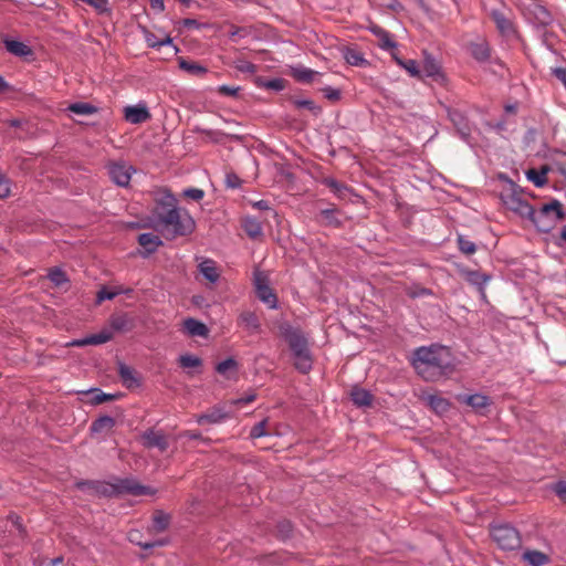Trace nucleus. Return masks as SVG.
Wrapping results in <instances>:
<instances>
[{"label": "nucleus", "mask_w": 566, "mask_h": 566, "mask_svg": "<svg viewBox=\"0 0 566 566\" xmlns=\"http://www.w3.org/2000/svg\"><path fill=\"white\" fill-rule=\"evenodd\" d=\"M151 227L166 237L187 235L195 229L193 219L177 208V199L167 189L159 192L149 219Z\"/></svg>", "instance_id": "obj_1"}, {"label": "nucleus", "mask_w": 566, "mask_h": 566, "mask_svg": "<svg viewBox=\"0 0 566 566\" xmlns=\"http://www.w3.org/2000/svg\"><path fill=\"white\" fill-rule=\"evenodd\" d=\"M412 365L424 380L434 381L453 370L450 350L440 345L422 346L415 350Z\"/></svg>", "instance_id": "obj_2"}, {"label": "nucleus", "mask_w": 566, "mask_h": 566, "mask_svg": "<svg viewBox=\"0 0 566 566\" xmlns=\"http://www.w3.org/2000/svg\"><path fill=\"white\" fill-rule=\"evenodd\" d=\"M281 334L289 343L290 349L292 350L295 368L302 374L308 373L312 369L313 359L307 338L300 329L290 325H283L281 327Z\"/></svg>", "instance_id": "obj_3"}, {"label": "nucleus", "mask_w": 566, "mask_h": 566, "mask_svg": "<svg viewBox=\"0 0 566 566\" xmlns=\"http://www.w3.org/2000/svg\"><path fill=\"white\" fill-rule=\"evenodd\" d=\"M563 206L559 201L554 200L545 203L538 211L533 210L530 220L541 232H549L555 226L564 220Z\"/></svg>", "instance_id": "obj_4"}, {"label": "nucleus", "mask_w": 566, "mask_h": 566, "mask_svg": "<svg viewBox=\"0 0 566 566\" xmlns=\"http://www.w3.org/2000/svg\"><path fill=\"white\" fill-rule=\"evenodd\" d=\"M501 199L509 210L515 212L522 218L530 219L531 214H533L534 209L515 187H511L503 191Z\"/></svg>", "instance_id": "obj_5"}, {"label": "nucleus", "mask_w": 566, "mask_h": 566, "mask_svg": "<svg viewBox=\"0 0 566 566\" xmlns=\"http://www.w3.org/2000/svg\"><path fill=\"white\" fill-rule=\"evenodd\" d=\"M493 541L502 549L512 551L521 546V537L518 532L506 524L495 525L491 530Z\"/></svg>", "instance_id": "obj_6"}, {"label": "nucleus", "mask_w": 566, "mask_h": 566, "mask_svg": "<svg viewBox=\"0 0 566 566\" xmlns=\"http://www.w3.org/2000/svg\"><path fill=\"white\" fill-rule=\"evenodd\" d=\"M254 285L258 297L270 308H275L277 305L276 295L273 293L272 289L266 284V279L261 273L255 274Z\"/></svg>", "instance_id": "obj_7"}, {"label": "nucleus", "mask_w": 566, "mask_h": 566, "mask_svg": "<svg viewBox=\"0 0 566 566\" xmlns=\"http://www.w3.org/2000/svg\"><path fill=\"white\" fill-rule=\"evenodd\" d=\"M132 171H134L133 167L123 163H115L108 167V174L112 180L122 187H125L129 184Z\"/></svg>", "instance_id": "obj_8"}, {"label": "nucleus", "mask_w": 566, "mask_h": 566, "mask_svg": "<svg viewBox=\"0 0 566 566\" xmlns=\"http://www.w3.org/2000/svg\"><path fill=\"white\" fill-rule=\"evenodd\" d=\"M124 118L130 124H142L150 118L145 104L129 105L124 108Z\"/></svg>", "instance_id": "obj_9"}, {"label": "nucleus", "mask_w": 566, "mask_h": 566, "mask_svg": "<svg viewBox=\"0 0 566 566\" xmlns=\"http://www.w3.org/2000/svg\"><path fill=\"white\" fill-rule=\"evenodd\" d=\"M116 489L119 493H127L135 496L154 494V490H151L149 486L139 484L134 479L120 480L117 483Z\"/></svg>", "instance_id": "obj_10"}, {"label": "nucleus", "mask_w": 566, "mask_h": 566, "mask_svg": "<svg viewBox=\"0 0 566 566\" xmlns=\"http://www.w3.org/2000/svg\"><path fill=\"white\" fill-rule=\"evenodd\" d=\"M198 271L210 284H216L221 274L216 261L208 258L200 260L198 263Z\"/></svg>", "instance_id": "obj_11"}, {"label": "nucleus", "mask_w": 566, "mask_h": 566, "mask_svg": "<svg viewBox=\"0 0 566 566\" xmlns=\"http://www.w3.org/2000/svg\"><path fill=\"white\" fill-rule=\"evenodd\" d=\"M238 325L249 334H255L260 332L261 327L258 316L251 311H244L239 315Z\"/></svg>", "instance_id": "obj_12"}, {"label": "nucleus", "mask_w": 566, "mask_h": 566, "mask_svg": "<svg viewBox=\"0 0 566 566\" xmlns=\"http://www.w3.org/2000/svg\"><path fill=\"white\" fill-rule=\"evenodd\" d=\"M528 18L538 25H548L552 22V15L548 10L539 4L533 3L527 11Z\"/></svg>", "instance_id": "obj_13"}, {"label": "nucleus", "mask_w": 566, "mask_h": 566, "mask_svg": "<svg viewBox=\"0 0 566 566\" xmlns=\"http://www.w3.org/2000/svg\"><path fill=\"white\" fill-rule=\"evenodd\" d=\"M143 440L147 448H157L163 452L168 448L167 439L161 432L148 430L143 434Z\"/></svg>", "instance_id": "obj_14"}, {"label": "nucleus", "mask_w": 566, "mask_h": 566, "mask_svg": "<svg viewBox=\"0 0 566 566\" xmlns=\"http://www.w3.org/2000/svg\"><path fill=\"white\" fill-rule=\"evenodd\" d=\"M367 29L378 38L379 46L384 50H389L396 48V42L391 39V35L388 31L382 29L381 27L370 23Z\"/></svg>", "instance_id": "obj_15"}, {"label": "nucleus", "mask_w": 566, "mask_h": 566, "mask_svg": "<svg viewBox=\"0 0 566 566\" xmlns=\"http://www.w3.org/2000/svg\"><path fill=\"white\" fill-rule=\"evenodd\" d=\"M449 118L455 126L460 136L463 139H467L471 134V127L465 116L459 111H450Z\"/></svg>", "instance_id": "obj_16"}, {"label": "nucleus", "mask_w": 566, "mask_h": 566, "mask_svg": "<svg viewBox=\"0 0 566 566\" xmlns=\"http://www.w3.org/2000/svg\"><path fill=\"white\" fill-rule=\"evenodd\" d=\"M459 401L467 403L474 410L480 411L490 405V398L482 394L461 395Z\"/></svg>", "instance_id": "obj_17"}, {"label": "nucleus", "mask_w": 566, "mask_h": 566, "mask_svg": "<svg viewBox=\"0 0 566 566\" xmlns=\"http://www.w3.org/2000/svg\"><path fill=\"white\" fill-rule=\"evenodd\" d=\"M242 228L249 238L255 240L263 235L262 223L254 217H244L242 219Z\"/></svg>", "instance_id": "obj_18"}, {"label": "nucleus", "mask_w": 566, "mask_h": 566, "mask_svg": "<svg viewBox=\"0 0 566 566\" xmlns=\"http://www.w3.org/2000/svg\"><path fill=\"white\" fill-rule=\"evenodd\" d=\"M491 17L503 35L510 36L514 33L513 23L503 12L493 10Z\"/></svg>", "instance_id": "obj_19"}, {"label": "nucleus", "mask_w": 566, "mask_h": 566, "mask_svg": "<svg viewBox=\"0 0 566 566\" xmlns=\"http://www.w3.org/2000/svg\"><path fill=\"white\" fill-rule=\"evenodd\" d=\"M228 418V413L221 407H214L206 413L198 416L197 422L202 424L205 422L218 423Z\"/></svg>", "instance_id": "obj_20"}, {"label": "nucleus", "mask_w": 566, "mask_h": 566, "mask_svg": "<svg viewBox=\"0 0 566 566\" xmlns=\"http://www.w3.org/2000/svg\"><path fill=\"white\" fill-rule=\"evenodd\" d=\"M350 397H352L353 402L357 407H369V406H371L373 395L368 390H366L364 388L354 387L352 389V391H350Z\"/></svg>", "instance_id": "obj_21"}, {"label": "nucleus", "mask_w": 566, "mask_h": 566, "mask_svg": "<svg viewBox=\"0 0 566 566\" xmlns=\"http://www.w3.org/2000/svg\"><path fill=\"white\" fill-rule=\"evenodd\" d=\"M138 243L145 249L146 254H150L155 252L163 242L160 238L154 233H142L138 237Z\"/></svg>", "instance_id": "obj_22"}, {"label": "nucleus", "mask_w": 566, "mask_h": 566, "mask_svg": "<svg viewBox=\"0 0 566 566\" xmlns=\"http://www.w3.org/2000/svg\"><path fill=\"white\" fill-rule=\"evenodd\" d=\"M184 329L186 333L190 336H207L208 335V328L207 326L195 319V318H187L184 321Z\"/></svg>", "instance_id": "obj_23"}, {"label": "nucleus", "mask_w": 566, "mask_h": 566, "mask_svg": "<svg viewBox=\"0 0 566 566\" xmlns=\"http://www.w3.org/2000/svg\"><path fill=\"white\" fill-rule=\"evenodd\" d=\"M115 419L109 416H103L96 419L92 426L91 431L94 433H108L115 427Z\"/></svg>", "instance_id": "obj_24"}, {"label": "nucleus", "mask_w": 566, "mask_h": 566, "mask_svg": "<svg viewBox=\"0 0 566 566\" xmlns=\"http://www.w3.org/2000/svg\"><path fill=\"white\" fill-rule=\"evenodd\" d=\"M471 55L479 62H484L490 57V48L485 41H479L470 44Z\"/></svg>", "instance_id": "obj_25"}, {"label": "nucleus", "mask_w": 566, "mask_h": 566, "mask_svg": "<svg viewBox=\"0 0 566 566\" xmlns=\"http://www.w3.org/2000/svg\"><path fill=\"white\" fill-rule=\"evenodd\" d=\"M465 280L470 284L479 287V290L483 293L484 286L491 280V276L479 271H469L465 273Z\"/></svg>", "instance_id": "obj_26"}, {"label": "nucleus", "mask_w": 566, "mask_h": 566, "mask_svg": "<svg viewBox=\"0 0 566 566\" xmlns=\"http://www.w3.org/2000/svg\"><path fill=\"white\" fill-rule=\"evenodd\" d=\"M144 38L149 48H159L163 45L171 44L172 40L168 34L157 36L155 33L144 30Z\"/></svg>", "instance_id": "obj_27"}, {"label": "nucleus", "mask_w": 566, "mask_h": 566, "mask_svg": "<svg viewBox=\"0 0 566 566\" xmlns=\"http://www.w3.org/2000/svg\"><path fill=\"white\" fill-rule=\"evenodd\" d=\"M118 374L120 376V379H122L123 384L127 388H130L133 386H137L138 385V379L135 376V371L129 366H127L125 364H119V366H118Z\"/></svg>", "instance_id": "obj_28"}, {"label": "nucleus", "mask_w": 566, "mask_h": 566, "mask_svg": "<svg viewBox=\"0 0 566 566\" xmlns=\"http://www.w3.org/2000/svg\"><path fill=\"white\" fill-rule=\"evenodd\" d=\"M523 559L532 566H544L549 562L548 556L539 551H526Z\"/></svg>", "instance_id": "obj_29"}, {"label": "nucleus", "mask_w": 566, "mask_h": 566, "mask_svg": "<svg viewBox=\"0 0 566 566\" xmlns=\"http://www.w3.org/2000/svg\"><path fill=\"white\" fill-rule=\"evenodd\" d=\"M440 72V65L431 55H426L420 69V75L423 74L429 77L438 75Z\"/></svg>", "instance_id": "obj_30"}, {"label": "nucleus", "mask_w": 566, "mask_h": 566, "mask_svg": "<svg viewBox=\"0 0 566 566\" xmlns=\"http://www.w3.org/2000/svg\"><path fill=\"white\" fill-rule=\"evenodd\" d=\"M4 44L6 49L15 56H27L31 54V49L20 41L8 40Z\"/></svg>", "instance_id": "obj_31"}, {"label": "nucleus", "mask_w": 566, "mask_h": 566, "mask_svg": "<svg viewBox=\"0 0 566 566\" xmlns=\"http://www.w3.org/2000/svg\"><path fill=\"white\" fill-rule=\"evenodd\" d=\"M344 57L349 65L353 66H366L368 61L363 54L356 50L347 49L344 53Z\"/></svg>", "instance_id": "obj_32"}, {"label": "nucleus", "mask_w": 566, "mask_h": 566, "mask_svg": "<svg viewBox=\"0 0 566 566\" xmlns=\"http://www.w3.org/2000/svg\"><path fill=\"white\" fill-rule=\"evenodd\" d=\"M109 324L114 331L118 332L128 331L132 327V321L125 314L112 316Z\"/></svg>", "instance_id": "obj_33"}, {"label": "nucleus", "mask_w": 566, "mask_h": 566, "mask_svg": "<svg viewBox=\"0 0 566 566\" xmlns=\"http://www.w3.org/2000/svg\"><path fill=\"white\" fill-rule=\"evenodd\" d=\"M179 67L193 75H203L207 73V69L203 65L184 59L179 60Z\"/></svg>", "instance_id": "obj_34"}, {"label": "nucleus", "mask_w": 566, "mask_h": 566, "mask_svg": "<svg viewBox=\"0 0 566 566\" xmlns=\"http://www.w3.org/2000/svg\"><path fill=\"white\" fill-rule=\"evenodd\" d=\"M318 75L316 71H313L307 67H295L293 69V76L301 82L310 83L314 80V77Z\"/></svg>", "instance_id": "obj_35"}, {"label": "nucleus", "mask_w": 566, "mask_h": 566, "mask_svg": "<svg viewBox=\"0 0 566 566\" xmlns=\"http://www.w3.org/2000/svg\"><path fill=\"white\" fill-rule=\"evenodd\" d=\"M113 333L108 329H103L97 334L86 336L87 345H102L111 340Z\"/></svg>", "instance_id": "obj_36"}, {"label": "nucleus", "mask_w": 566, "mask_h": 566, "mask_svg": "<svg viewBox=\"0 0 566 566\" xmlns=\"http://www.w3.org/2000/svg\"><path fill=\"white\" fill-rule=\"evenodd\" d=\"M396 62L403 67L411 76H420V67L416 60H401L395 57Z\"/></svg>", "instance_id": "obj_37"}, {"label": "nucleus", "mask_w": 566, "mask_h": 566, "mask_svg": "<svg viewBox=\"0 0 566 566\" xmlns=\"http://www.w3.org/2000/svg\"><path fill=\"white\" fill-rule=\"evenodd\" d=\"M69 111L77 115H91L96 108L88 103H74L69 106Z\"/></svg>", "instance_id": "obj_38"}, {"label": "nucleus", "mask_w": 566, "mask_h": 566, "mask_svg": "<svg viewBox=\"0 0 566 566\" xmlns=\"http://www.w3.org/2000/svg\"><path fill=\"white\" fill-rule=\"evenodd\" d=\"M153 524H154V528L157 531V532H163L167 528L168 524H169V516L165 513H157L155 514L154 518H153Z\"/></svg>", "instance_id": "obj_39"}, {"label": "nucleus", "mask_w": 566, "mask_h": 566, "mask_svg": "<svg viewBox=\"0 0 566 566\" xmlns=\"http://www.w3.org/2000/svg\"><path fill=\"white\" fill-rule=\"evenodd\" d=\"M234 66L237 70H239L242 73L254 74L258 71L256 65H254L253 63H251L244 59H237L234 61Z\"/></svg>", "instance_id": "obj_40"}, {"label": "nucleus", "mask_w": 566, "mask_h": 566, "mask_svg": "<svg viewBox=\"0 0 566 566\" xmlns=\"http://www.w3.org/2000/svg\"><path fill=\"white\" fill-rule=\"evenodd\" d=\"M179 364L182 368H192L201 365V359L193 355H181L179 357Z\"/></svg>", "instance_id": "obj_41"}, {"label": "nucleus", "mask_w": 566, "mask_h": 566, "mask_svg": "<svg viewBox=\"0 0 566 566\" xmlns=\"http://www.w3.org/2000/svg\"><path fill=\"white\" fill-rule=\"evenodd\" d=\"M546 169H543L542 171H537L535 169H531L527 171V178L528 180L533 181L535 186L541 187L545 184L546 178Z\"/></svg>", "instance_id": "obj_42"}, {"label": "nucleus", "mask_w": 566, "mask_h": 566, "mask_svg": "<svg viewBox=\"0 0 566 566\" xmlns=\"http://www.w3.org/2000/svg\"><path fill=\"white\" fill-rule=\"evenodd\" d=\"M458 245L464 254H473L476 250L475 244L463 235L458 237Z\"/></svg>", "instance_id": "obj_43"}, {"label": "nucleus", "mask_w": 566, "mask_h": 566, "mask_svg": "<svg viewBox=\"0 0 566 566\" xmlns=\"http://www.w3.org/2000/svg\"><path fill=\"white\" fill-rule=\"evenodd\" d=\"M49 279L56 285L61 286L67 282L65 273L60 269H52L49 272Z\"/></svg>", "instance_id": "obj_44"}, {"label": "nucleus", "mask_w": 566, "mask_h": 566, "mask_svg": "<svg viewBox=\"0 0 566 566\" xmlns=\"http://www.w3.org/2000/svg\"><path fill=\"white\" fill-rule=\"evenodd\" d=\"M325 184L332 189V191L335 195H337L340 198L345 197L346 192L348 191V188L346 186L337 182L334 179H326Z\"/></svg>", "instance_id": "obj_45"}, {"label": "nucleus", "mask_w": 566, "mask_h": 566, "mask_svg": "<svg viewBox=\"0 0 566 566\" xmlns=\"http://www.w3.org/2000/svg\"><path fill=\"white\" fill-rule=\"evenodd\" d=\"M235 368H237V361L233 358H227L217 365L216 370L221 375H226L228 370L235 369Z\"/></svg>", "instance_id": "obj_46"}, {"label": "nucleus", "mask_w": 566, "mask_h": 566, "mask_svg": "<svg viewBox=\"0 0 566 566\" xmlns=\"http://www.w3.org/2000/svg\"><path fill=\"white\" fill-rule=\"evenodd\" d=\"M266 420H263L255 426L250 431V437L253 439L261 438L268 434L265 431Z\"/></svg>", "instance_id": "obj_47"}, {"label": "nucleus", "mask_w": 566, "mask_h": 566, "mask_svg": "<svg viewBox=\"0 0 566 566\" xmlns=\"http://www.w3.org/2000/svg\"><path fill=\"white\" fill-rule=\"evenodd\" d=\"M117 295L118 292H114V290H108L104 286L98 291L96 302L99 304L105 300H113Z\"/></svg>", "instance_id": "obj_48"}, {"label": "nucleus", "mask_w": 566, "mask_h": 566, "mask_svg": "<svg viewBox=\"0 0 566 566\" xmlns=\"http://www.w3.org/2000/svg\"><path fill=\"white\" fill-rule=\"evenodd\" d=\"M92 394V402L95 405L102 403L107 400H112L114 398L113 395L105 394L98 389L93 390Z\"/></svg>", "instance_id": "obj_49"}, {"label": "nucleus", "mask_w": 566, "mask_h": 566, "mask_svg": "<svg viewBox=\"0 0 566 566\" xmlns=\"http://www.w3.org/2000/svg\"><path fill=\"white\" fill-rule=\"evenodd\" d=\"M86 3L93 7L99 13L108 12V1L107 0H86Z\"/></svg>", "instance_id": "obj_50"}, {"label": "nucleus", "mask_w": 566, "mask_h": 566, "mask_svg": "<svg viewBox=\"0 0 566 566\" xmlns=\"http://www.w3.org/2000/svg\"><path fill=\"white\" fill-rule=\"evenodd\" d=\"M224 181L227 187L231 189H237L241 186V179L234 172H228L226 175Z\"/></svg>", "instance_id": "obj_51"}, {"label": "nucleus", "mask_w": 566, "mask_h": 566, "mask_svg": "<svg viewBox=\"0 0 566 566\" xmlns=\"http://www.w3.org/2000/svg\"><path fill=\"white\" fill-rule=\"evenodd\" d=\"M184 196L195 201H199L203 198L205 192L199 188H188L184 190Z\"/></svg>", "instance_id": "obj_52"}, {"label": "nucleus", "mask_w": 566, "mask_h": 566, "mask_svg": "<svg viewBox=\"0 0 566 566\" xmlns=\"http://www.w3.org/2000/svg\"><path fill=\"white\" fill-rule=\"evenodd\" d=\"M429 401H430L431 407L434 410L440 411V412L447 410L448 402L444 399L432 396V397H430Z\"/></svg>", "instance_id": "obj_53"}, {"label": "nucleus", "mask_w": 566, "mask_h": 566, "mask_svg": "<svg viewBox=\"0 0 566 566\" xmlns=\"http://www.w3.org/2000/svg\"><path fill=\"white\" fill-rule=\"evenodd\" d=\"M294 104L298 108H307L312 112L319 111V108L311 99H295Z\"/></svg>", "instance_id": "obj_54"}, {"label": "nucleus", "mask_w": 566, "mask_h": 566, "mask_svg": "<svg viewBox=\"0 0 566 566\" xmlns=\"http://www.w3.org/2000/svg\"><path fill=\"white\" fill-rule=\"evenodd\" d=\"M10 195V181L0 174V198H6Z\"/></svg>", "instance_id": "obj_55"}, {"label": "nucleus", "mask_w": 566, "mask_h": 566, "mask_svg": "<svg viewBox=\"0 0 566 566\" xmlns=\"http://www.w3.org/2000/svg\"><path fill=\"white\" fill-rule=\"evenodd\" d=\"M553 491L564 502H566V482L559 481L553 486Z\"/></svg>", "instance_id": "obj_56"}, {"label": "nucleus", "mask_w": 566, "mask_h": 566, "mask_svg": "<svg viewBox=\"0 0 566 566\" xmlns=\"http://www.w3.org/2000/svg\"><path fill=\"white\" fill-rule=\"evenodd\" d=\"M201 133L205 134L209 139L214 142H220L224 136V134L220 130L201 129Z\"/></svg>", "instance_id": "obj_57"}, {"label": "nucleus", "mask_w": 566, "mask_h": 566, "mask_svg": "<svg viewBox=\"0 0 566 566\" xmlns=\"http://www.w3.org/2000/svg\"><path fill=\"white\" fill-rule=\"evenodd\" d=\"M324 92V95L326 98H328L329 101H338L339 97H340V92L336 88H333V87H325L323 90Z\"/></svg>", "instance_id": "obj_58"}, {"label": "nucleus", "mask_w": 566, "mask_h": 566, "mask_svg": "<svg viewBox=\"0 0 566 566\" xmlns=\"http://www.w3.org/2000/svg\"><path fill=\"white\" fill-rule=\"evenodd\" d=\"M552 73L566 87V69H564V67H555V69L552 70Z\"/></svg>", "instance_id": "obj_59"}, {"label": "nucleus", "mask_w": 566, "mask_h": 566, "mask_svg": "<svg viewBox=\"0 0 566 566\" xmlns=\"http://www.w3.org/2000/svg\"><path fill=\"white\" fill-rule=\"evenodd\" d=\"M239 87L221 85L219 87V92L223 95L235 96L238 94Z\"/></svg>", "instance_id": "obj_60"}, {"label": "nucleus", "mask_w": 566, "mask_h": 566, "mask_svg": "<svg viewBox=\"0 0 566 566\" xmlns=\"http://www.w3.org/2000/svg\"><path fill=\"white\" fill-rule=\"evenodd\" d=\"M255 397L256 396L254 394H249V395H247L244 397H241L239 399L232 400V403L233 405H247V403H250V402L254 401Z\"/></svg>", "instance_id": "obj_61"}, {"label": "nucleus", "mask_w": 566, "mask_h": 566, "mask_svg": "<svg viewBox=\"0 0 566 566\" xmlns=\"http://www.w3.org/2000/svg\"><path fill=\"white\" fill-rule=\"evenodd\" d=\"M140 547L145 548V549H150V548H154L156 546H163L165 545V542L164 541H155V542H147V543H137Z\"/></svg>", "instance_id": "obj_62"}, {"label": "nucleus", "mask_w": 566, "mask_h": 566, "mask_svg": "<svg viewBox=\"0 0 566 566\" xmlns=\"http://www.w3.org/2000/svg\"><path fill=\"white\" fill-rule=\"evenodd\" d=\"M150 6L153 9L163 12L165 10L164 0H150Z\"/></svg>", "instance_id": "obj_63"}, {"label": "nucleus", "mask_w": 566, "mask_h": 566, "mask_svg": "<svg viewBox=\"0 0 566 566\" xmlns=\"http://www.w3.org/2000/svg\"><path fill=\"white\" fill-rule=\"evenodd\" d=\"M253 207L256 209H260V210H269L270 209L269 202L265 200H259V201L253 202Z\"/></svg>", "instance_id": "obj_64"}]
</instances>
